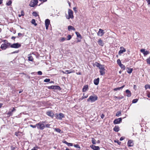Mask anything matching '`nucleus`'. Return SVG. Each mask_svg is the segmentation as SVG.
Segmentation results:
<instances>
[{
  "mask_svg": "<svg viewBox=\"0 0 150 150\" xmlns=\"http://www.w3.org/2000/svg\"><path fill=\"white\" fill-rule=\"evenodd\" d=\"M73 9L75 12H77V11L76 10V7H74L73 8Z\"/></svg>",
  "mask_w": 150,
  "mask_h": 150,
  "instance_id": "53",
  "label": "nucleus"
},
{
  "mask_svg": "<svg viewBox=\"0 0 150 150\" xmlns=\"http://www.w3.org/2000/svg\"><path fill=\"white\" fill-rule=\"evenodd\" d=\"M104 117V115L103 114H102L101 115V117L102 119H103Z\"/></svg>",
  "mask_w": 150,
  "mask_h": 150,
  "instance_id": "55",
  "label": "nucleus"
},
{
  "mask_svg": "<svg viewBox=\"0 0 150 150\" xmlns=\"http://www.w3.org/2000/svg\"><path fill=\"white\" fill-rule=\"evenodd\" d=\"M56 118L57 119H58L60 120L62 119V118L64 117V115L62 113H59V114L56 113L55 114Z\"/></svg>",
  "mask_w": 150,
  "mask_h": 150,
  "instance_id": "5",
  "label": "nucleus"
},
{
  "mask_svg": "<svg viewBox=\"0 0 150 150\" xmlns=\"http://www.w3.org/2000/svg\"><path fill=\"white\" fill-rule=\"evenodd\" d=\"M120 50L119 51L118 54L121 55L122 54L126 51V49L123 47H121L120 48Z\"/></svg>",
  "mask_w": 150,
  "mask_h": 150,
  "instance_id": "12",
  "label": "nucleus"
},
{
  "mask_svg": "<svg viewBox=\"0 0 150 150\" xmlns=\"http://www.w3.org/2000/svg\"><path fill=\"white\" fill-rule=\"evenodd\" d=\"M121 114V112L120 111H118L116 114V116H120Z\"/></svg>",
  "mask_w": 150,
  "mask_h": 150,
  "instance_id": "37",
  "label": "nucleus"
},
{
  "mask_svg": "<svg viewBox=\"0 0 150 150\" xmlns=\"http://www.w3.org/2000/svg\"><path fill=\"white\" fill-rule=\"evenodd\" d=\"M21 44L17 43H14L11 45L10 47L11 48H18L21 47Z\"/></svg>",
  "mask_w": 150,
  "mask_h": 150,
  "instance_id": "7",
  "label": "nucleus"
},
{
  "mask_svg": "<svg viewBox=\"0 0 150 150\" xmlns=\"http://www.w3.org/2000/svg\"><path fill=\"white\" fill-rule=\"evenodd\" d=\"M28 60L30 61H32L33 60V58L32 56H29L28 57Z\"/></svg>",
  "mask_w": 150,
  "mask_h": 150,
  "instance_id": "38",
  "label": "nucleus"
},
{
  "mask_svg": "<svg viewBox=\"0 0 150 150\" xmlns=\"http://www.w3.org/2000/svg\"><path fill=\"white\" fill-rule=\"evenodd\" d=\"M141 53L143 54L144 56H146V55L150 53V52L145 49H141Z\"/></svg>",
  "mask_w": 150,
  "mask_h": 150,
  "instance_id": "8",
  "label": "nucleus"
},
{
  "mask_svg": "<svg viewBox=\"0 0 150 150\" xmlns=\"http://www.w3.org/2000/svg\"><path fill=\"white\" fill-rule=\"evenodd\" d=\"M90 147L93 150H99L100 148L98 146H96L93 145L90 146Z\"/></svg>",
  "mask_w": 150,
  "mask_h": 150,
  "instance_id": "14",
  "label": "nucleus"
},
{
  "mask_svg": "<svg viewBox=\"0 0 150 150\" xmlns=\"http://www.w3.org/2000/svg\"><path fill=\"white\" fill-rule=\"evenodd\" d=\"M114 142H117V143H118V144H119V143H120V142H118V141H116V140H115V141H114Z\"/></svg>",
  "mask_w": 150,
  "mask_h": 150,
  "instance_id": "59",
  "label": "nucleus"
},
{
  "mask_svg": "<svg viewBox=\"0 0 150 150\" xmlns=\"http://www.w3.org/2000/svg\"><path fill=\"white\" fill-rule=\"evenodd\" d=\"M127 144L130 147L133 146L134 143L131 140H129L128 141Z\"/></svg>",
  "mask_w": 150,
  "mask_h": 150,
  "instance_id": "19",
  "label": "nucleus"
},
{
  "mask_svg": "<svg viewBox=\"0 0 150 150\" xmlns=\"http://www.w3.org/2000/svg\"><path fill=\"white\" fill-rule=\"evenodd\" d=\"M75 147L78 149H80V146L78 144H75L74 145Z\"/></svg>",
  "mask_w": 150,
  "mask_h": 150,
  "instance_id": "41",
  "label": "nucleus"
},
{
  "mask_svg": "<svg viewBox=\"0 0 150 150\" xmlns=\"http://www.w3.org/2000/svg\"><path fill=\"white\" fill-rule=\"evenodd\" d=\"M138 100L137 99H134L132 100V102L133 103H135L137 102V101H138Z\"/></svg>",
  "mask_w": 150,
  "mask_h": 150,
  "instance_id": "43",
  "label": "nucleus"
},
{
  "mask_svg": "<svg viewBox=\"0 0 150 150\" xmlns=\"http://www.w3.org/2000/svg\"><path fill=\"white\" fill-rule=\"evenodd\" d=\"M97 96L95 95H93L90 96L89 98L87 99V101L88 102L91 101V102H93L97 100Z\"/></svg>",
  "mask_w": 150,
  "mask_h": 150,
  "instance_id": "2",
  "label": "nucleus"
},
{
  "mask_svg": "<svg viewBox=\"0 0 150 150\" xmlns=\"http://www.w3.org/2000/svg\"><path fill=\"white\" fill-rule=\"evenodd\" d=\"M45 23L46 30L48 29V27L50 24V20L48 19H47L45 20Z\"/></svg>",
  "mask_w": 150,
  "mask_h": 150,
  "instance_id": "9",
  "label": "nucleus"
},
{
  "mask_svg": "<svg viewBox=\"0 0 150 150\" xmlns=\"http://www.w3.org/2000/svg\"><path fill=\"white\" fill-rule=\"evenodd\" d=\"M3 0H0V5L2 3Z\"/></svg>",
  "mask_w": 150,
  "mask_h": 150,
  "instance_id": "63",
  "label": "nucleus"
},
{
  "mask_svg": "<svg viewBox=\"0 0 150 150\" xmlns=\"http://www.w3.org/2000/svg\"><path fill=\"white\" fill-rule=\"evenodd\" d=\"M120 67L123 70H125V66L123 65L122 64H121L120 65H119Z\"/></svg>",
  "mask_w": 150,
  "mask_h": 150,
  "instance_id": "34",
  "label": "nucleus"
},
{
  "mask_svg": "<svg viewBox=\"0 0 150 150\" xmlns=\"http://www.w3.org/2000/svg\"><path fill=\"white\" fill-rule=\"evenodd\" d=\"M38 74L39 75H41L42 74V72L41 71H39L38 72Z\"/></svg>",
  "mask_w": 150,
  "mask_h": 150,
  "instance_id": "51",
  "label": "nucleus"
},
{
  "mask_svg": "<svg viewBox=\"0 0 150 150\" xmlns=\"http://www.w3.org/2000/svg\"><path fill=\"white\" fill-rule=\"evenodd\" d=\"M16 110L15 109V108H13L12 110H11V111H9L7 113V114L8 115H9V116H11L13 114V112L16 111Z\"/></svg>",
  "mask_w": 150,
  "mask_h": 150,
  "instance_id": "16",
  "label": "nucleus"
},
{
  "mask_svg": "<svg viewBox=\"0 0 150 150\" xmlns=\"http://www.w3.org/2000/svg\"><path fill=\"white\" fill-rule=\"evenodd\" d=\"M116 132H118L119 130V127L117 126H115L113 129Z\"/></svg>",
  "mask_w": 150,
  "mask_h": 150,
  "instance_id": "26",
  "label": "nucleus"
},
{
  "mask_svg": "<svg viewBox=\"0 0 150 150\" xmlns=\"http://www.w3.org/2000/svg\"><path fill=\"white\" fill-rule=\"evenodd\" d=\"M37 128L38 129L42 130L45 127L43 122H40L37 124Z\"/></svg>",
  "mask_w": 150,
  "mask_h": 150,
  "instance_id": "3",
  "label": "nucleus"
},
{
  "mask_svg": "<svg viewBox=\"0 0 150 150\" xmlns=\"http://www.w3.org/2000/svg\"><path fill=\"white\" fill-rule=\"evenodd\" d=\"M55 130L56 132L59 133H60L61 131V130L59 128H55Z\"/></svg>",
  "mask_w": 150,
  "mask_h": 150,
  "instance_id": "44",
  "label": "nucleus"
},
{
  "mask_svg": "<svg viewBox=\"0 0 150 150\" xmlns=\"http://www.w3.org/2000/svg\"><path fill=\"white\" fill-rule=\"evenodd\" d=\"M68 29L69 31H70L72 30L74 31L75 30V28L73 26L70 25L68 26Z\"/></svg>",
  "mask_w": 150,
  "mask_h": 150,
  "instance_id": "22",
  "label": "nucleus"
},
{
  "mask_svg": "<svg viewBox=\"0 0 150 150\" xmlns=\"http://www.w3.org/2000/svg\"><path fill=\"white\" fill-rule=\"evenodd\" d=\"M99 45L101 46H103L104 45V43L103 41L100 39H99L97 41Z\"/></svg>",
  "mask_w": 150,
  "mask_h": 150,
  "instance_id": "18",
  "label": "nucleus"
},
{
  "mask_svg": "<svg viewBox=\"0 0 150 150\" xmlns=\"http://www.w3.org/2000/svg\"><path fill=\"white\" fill-rule=\"evenodd\" d=\"M146 62L147 64H150V56L147 59Z\"/></svg>",
  "mask_w": 150,
  "mask_h": 150,
  "instance_id": "36",
  "label": "nucleus"
},
{
  "mask_svg": "<svg viewBox=\"0 0 150 150\" xmlns=\"http://www.w3.org/2000/svg\"><path fill=\"white\" fill-rule=\"evenodd\" d=\"M12 3V1H9L6 3V5L8 6H9Z\"/></svg>",
  "mask_w": 150,
  "mask_h": 150,
  "instance_id": "39",
  "label": "nucleus"
},
{
  "mask_svg": "<svg viewBox=\"0 0 150 150\" xmlns=\"http://www.w3.org/2000/svg\"><path fill=\"white\" fill-rule=\"evenodd\" d=\"M92 142L93 144H95L96 143V140L93 138H92Z\"/></svg>",
  "mask_w": 150,
  "mask_h": 150,
  "instance_id": "35",
  "label": "nucleus"
},
{
  "mask_svg": "<svg viewBox=\"0 0 150 150\" xmlns=\"http://www.w3.org/2000/svg\"><path fill=\"white\" fill-rule=\"evenodd\" d=\"M50 124H47L45 126H46V127H50Z\"/></svg>",
  "mask_w": 150,
  "mask_h": 150,
  "instance_id": "56",
  "label": "nucleus"
},
{
  "mask_svg": "<svg viewBox=\"0 0 150 150\" xmlns=\"http://www.w3.org/2000/svg\"><path fill=\"white\" fill-rule=\"evenodd\" d=\"M3 105V103H0V108Z\"/></svg>",
  "mask_w": 150,
  "mask_h": 150,
  "instance_id": "61",
  "label": "nucleus"
},
{
  "mask_svg": "<svg viewBox=\"0 0 150 150\" xmlns=\"http://www.w3.org/2000/svg\"><path fill=\"white\" fill-rule=\"evenodd\" d=\"M124 138H125L124 137H122L120 138V140L121 141H122L124 139Z\"/></svg>",
  "mask_w": 150,
  "mask_h": 150,
  "instance_id": "54",
  "label": "nucleus"
},
{
  "mask_svg": "<svg viewBox=\"0 0 150 150\" xmlns=\"http://www.w3.org/2000/svg\"><path fill=\"white\" fill-rule=\"evenodd\" d=\"M124 86L125 85H123L121 87L115 88L113 89V90L114 91H117L118 90H120V89H122L124 87Z\"/></svg>",
  "mask_w": 150,
  "mask_h": 150,
  "instance_id": "24",
  "label": "nucleus"
},
{
  "mask_svg": "<svg viewBox=\"0 0 150 150\" xmlns=\"http://www.w3.org/2000/svg\"><path fill=\"white\" fill-rule=\"evenodd\" d=\"M38 147H35L32 149L31 150H38Z\"/></svg>",
  "mask_w": 150,
  "mask_h": 150,
  "instance_id": "50",
  "label": "nucleus"
},
{
  "mask_svg": "<svg viewBox=\"0 0 150 150\" xmlns=\"http://www.w3.org/2000/svg\"><path fill=\"white\" fill-rule=\"evenodd\" d=\"M66 74H69L71 73H72L74 72V70H71V71H69L68 70H66L65 71Z\"/></svg>",
  "mask_w": 150,
  "mask_h": 150,
  "instance_id": "29",
  "label": "nucleus"
},
{
  "mask_svg": "<svg viewBox=\"0 0 150 150\" xmlns=\"http://www.w3.org/2000/svg\"><path fill=\"white\" fill-rule=\"evenodd\" d=\"M148 4H150V0H146Z\"/></svg>",
  "mask_w": 150,
  "mask_h": 150,
  "instance_id": "57",
  "label": "nucleus"
},
{
  "mask_svg": "<svg viewBox=\"0 0 150 150\" xmlns=\"http://www.w3.org/2000/svg\"><path fill=\"white\" fill-rule=\"evenodd\" d=\"M68 16H66V18L68 19L70 18L73 19L74 18L73 13V11L70 9H69L68 10Z\"/></svg>",
  "mask_w": 150,
  "mask_h": 150,
  "instance_id": "4",
  "label": "nucleus"
},
{
  "mask_svg": "<svg viewBox=\"0 0 150 150\" xmlns=\"http://www.w3.org/2000/svg\"><path fill=\"white\" fill-rule=\"evenodd\" d=\"M31 23L32 24H34L35 26L37 25V24L35 22V19H32L31 21Z\"/></svg>",
  "mask_w": 150,
  "mask_h": 150,
  "instance_id": "30",
  "label": "nucleus"
},
{
  "mask_svg": "<svg viewBox=\"0 0 150 150\" xmlns=\"http://www.w3.org/2000/svg\"><path fill=\"white\" fill-rule=\"evenodd\" d=\"M123 98L124 97L122 96H121L119 97L115 96L114 97V98L115 100L116 99H123Z\"/></svg>",
  "mask_w": 150,
  "mask_h": 150,
  "instance_id": "25",
  "label": "nucleus"
},
{
  "mask_svg": "<svg viewBox=\"0 0 150 150\" xmlns=\"http://www.w3.org/2000/svg\"><path fill=\"white\" fill-rule=\"evenodd\" d=\"M88 89V85H86L84 86L82 89L83 92H86Z\"/></svg>",
  "mask_w": 150,
  "mask_h": 150,
  "instance_id": "20",
  "label": "nucleus"
},
{
  "mask_svg": "<svg viewBox=\"0 0 150 150\" xmlns=\"http://www.w3.org/2000/svg\"><path fill=\"white\" fill-rule=\"evenodd\" d=\"M8 47L7 45L5 43L1 45V48L2 50H5Z\"/></svg>",
  "mask_w": 150,
  "mask_h": 150,
  "instance_id": "17",
  "label": "nucleus"
},
{
  "mask_svg": "<svg viewBox=\"0 0 150 150\" xmlns=\"http://www.w3.org/2000/svg\"><path fill=\"white\" fill-rule=\"evenodd\" d=\"M40 1L42 2V3L46 2L47 0H39Z\"/></svg>",
  "mask_w": 150,
  "mask_h": 150,
  "instance_id": "52",
  "label": "nucleus"
},
{
  "mask_svg": "<svg viewBox=\"0 0 150 150\" xmlns=\"http://www.w3.org/2000/svg\"><path fill=\"white\" fill-rule=\"evenodd\" d=\"M33 16L36 17L38 16V14L36 12H33Z\"/></svg>",
  "mask_w": 150,
  "mask_h": 150,
  "instance_id": "47",
  "label": "nucleus"
},
{
  "mask_svg": "<svg viewBox=\"0 0 150 150\" xmlns=\"http://www.w3.org/2000/svg\"><path fill=\"white\" fill-rule=\"evenodd\" d=\"M125 92L127 94V97H129L131 96V92L129 90H126Z\"/></svg>",
  "mask_w": 150,
  "mask_h": 150,
  "instance_id": "23",
  "label": "nucleus"
},
{
  "mask_svg": "<svg viewBox=\"0 0 150 150\" xmlns=\"http://www.w3.org/2000/svg\"><path fill=\"white\" fill-rule=\"evenodd\" d=\"M132 71V69L130 68H127V71L129 74L131 73Z\"/></svg>",
  "mask_w": 150,
  "mask_h": 150,
  "instance_id": "28",
  "label": "nucleus"
},
{
  "mask_svg": "<svg viewBox=\"0 0 150 150\" xmlns=\"http://www.w3.org/2000/svg\"><path fill=\"white\" fill-rule=\"evenodd\" d=\"M71 35H68V36H67V40H70L71 39Z\"/></svg>",
  "mask_w": 150,
  "mask_h": 150,
  "instance_id": "48",
  "label": "nucleus"
},
{
  "mask_svg": "<svg viewBox=\"0 0 150 150\" xmlns=\"http://www.w3.org/2000/svg\"><path fill=\"white\" fill-rule=\"evenodd\" d=\"M66 38L64 37H62L60 38L59 41L60 42H63L66 40Z\"/></svg>",
  "mask_w": 150,
  "mask_h": 150,
  "instance_id": "32",
  "label": "nucleus"
},
{
  "mask_svg": "<svg viewBox=\"0 0 150 150\" xmlns=\"http://www.w3.org/2000/svg\"><path fill=\"white\" fill-rule=\"evenodd\" d=\"M15 135L17 136H18V133L17 132H15Z\"/></svg>",
  "mask_w": 150,
  "mask_h": 150,
  "instance_id": "60",
  "label": "nucleus"
},
{
  "mask_svg": "<svg viewBox=\"0 0 150 150\" xmlns=\"http://www.w3.org/2000/svg\"><path fill=\"white\" fill-rule=\"evenodd\" d=\"M104 34V32L103 30L101 29H99V30L97 33V35L98 36H102Z\"/></svg>",
  "mask_w": 150,
  "mask_h": 150,
  "instance_id": "10",
  "label": "nucleus"
},
{
  "mask_svg": "<svg viewBox=\"0 0 150 150\" xmlns=\"http://www.w3.org/2000/svg\"><path fill=\"white\" fill-rule=\"evenodd\" d=\"M147 96L149 98H150V93H148L147 95Z\"/></svg>",
  "mask_w": 150,
  "mask_h": 150,
  "instance_id": "58",
  "label": "nucleus"
},
{
  "mask_svg": "<svg viewBox=\"0 0 150 150\" xmlns=\"http://www.w3.org/2000/svg\"><path fill=\"white\" fill-rule=\"evenodd\" d=\"M99 81V79L98 78L97 79H95L94 81V83L96 85H97L98 84Z\"/></svg>",
  "mask_w": 150,
  "mask_h": 150,
  "instance_id": "21",
  "label": "nucleus"
},
{
  "mask_svg": "<svg viewBox=\"0 0 150 150\" xmlns=\"http://www.w3.org/2000/svg\"><path fill=\"white\" fill-rule=\"evenodd\" d=\"M145 87L146 89L147 88L150 89V85H146L145 86Z\"/></svg>",
  "mask_w": 150,
  "mask_h": 150,
  "instance_id": "42",
  "label": "nucleus"
},
{
  "mask_svg": "<svg viewBox=\"0 0 150 150\" xmlns=\"http://www.w3.org/2000/svg\"><path fill=\"white\" fill-rule=\"evenodd\" d=\"M38 2V0H32L29 4V6L32 7H34L36 5Z\"/></svg>",
  "mask_w": 150,
  "mask_h": 150,
  "instance_id": "6",
  "label": "nucleus"
},
{
  "mask_svg": "<svg viewBox=\"0 0 150 150\" xmlns=\"http://www.w3.org/2000/svg\"><path fill=\"white\" fill-rule=\"evenodd\" d=\"M88 97V95H86L85 96L84 95V94H83V96L80 99L81 100H82L83 99L86 98Z\"/></svg>",
  "mask_w": 150,
  "mask_h": 150,
  "instance_id": "31",
  "label": "nucleus"
},
{
  "mask_svg": "<svg viewBox=\"0 0 150 150\" xmlns=\"http://www.w3.org/2000/svg\"><path fill=\"white\" fill-rule=\"evenodd\" d=\"M24 13L23 11H22L21 12V14L18 15L19 17H20L21 16H24Z\"/></svg>",
  "mask_w": 150,
  "mask_h": 150,
  "instance_id": "33",
  "label": "nucleus"
},
{
  "mask_svg": "<svg viewBox=\"0 0 150 150\" xmlns=\"http://www.w3.org/2000/svg\"><path fill=\"white\" fill-rule=\"evenodd\" d=\"M122 120L121 118L116 119L114 120L113 123L114 124H119L122 121Z\"/></svg>",
  "mask_w": 150,
  "mask_h": 150,
  "instance_id": "11",
  "label": "nucleus"
},
{
  "mask_svg": "<svg viewBox=\"0 0 150 150\" xmlns=\"http://www.w3.org/2000/svg\"><path fill=\"white\" fill-rule=\"evenodd\" d=\"M75 33H76V35L77 37L81 39L82 38V37H81V35L79 32H76Z\"/></svg>",
  "mask_w": 150,
  "mask_h": 150,
  "instance_id": "27",
  "label": "nucleus"
},
{
  "mask_svg": "<svg viewBox=\"0 0 150 150\" xmlns=\"http://www.w3.org/2000/svg\"><path fill=\"white\" fill-rule=\"evenodd\" d=\"M95 65L98 67L99 68L100 70V75H103L105 74V69L104 65H101L98 62H96L95 64Z\"/></svg>",
  "mask_w": 150,
  "mask_h": 150,
  "instance_id": "1",
  "label": "nucleus"
},
{
  "mask_svg": "<svg viewBox=\"0 0 150 150\" xmlns=\"http://www.w3.org/2000/svg\"><path fill=\"white\" fill-rule=\"evenodd\" d=\"M48 88L49 89H59L60 88V87L57 86H48Z\"/></svg>",
  "mask_w": 150,
  "mask_h": 150,
  "instance_id": "13",
  "label": "nucleus"
},
{
  "mask_svg": "<svg viewBox=\"0 0 150 150\" xmlns=\"http://www.w3.org/2000/svg\"><path fill=\"white\" fill-rule=\"evenodd\" d=\"M50 79H46L44 80V81L45 82H49L50 81Z\"/></svg>",
  "mask_w": 150,
  "mask_h": 150,
  "instance_id": "45",
  "label": "nucleus"
},
{
  "mask_svg": "<svg viewBox=\"0 0 150 150\" xmlns=\"http://www.w3.org/2000/svg\"><path fill=\"white\" fill-rule=\"evenodd\" d=\"M64 143H65V144H66L67 145V143H68V142H67L66 141H65L64 142Z\"/></svg>",
  "mask_w": 150,
  "mask_h": 150,
  "instance_id": "64",
  "label": "nucleus"
},
{
  "mask_svg": "<svg viewBox=\"0 0 150 150\" xmlns=\"http://www.w3.org/2000/svg\"><path fill=\"white\" fill-rule=\"evenodd\" d=\"M47 114L52 118L53 117L54 114L52 111H48L46 112Z\"/></svg>",
  "mask_w": 150,
  "mask_h": 150,
  "instance_id": "15",
  "label": "nucleus"
},
{
  "mask_svg": "<svg viewBox=\"0 0 150 150\" xmlns=\"http://www.w3.org/2000/svg\"><path fill=\"white\" fill-rule=\"evenodd\" d=\"M18 36H21L22 35V34L21 33H18Z\"/></svg>",
  "mask_w": 150,
  "mask_h": 150,
  "instance_id": "62",
  "label": "nucleus"
},
{
  "mask_svg": "<svg viewBox=\"0 0 150 150\" xmlns=\"http://www.w3.org/2000/svg\"><path fill=\"white\" fill-rule=\"evenodd\" d=\"M67 145H68L69 146H72L73 145V144L68 143L67 144Z\"/></svg>",
  "mask_w": 150,
  "mask_h": 150,
  "instance_id": "49",
  "label": "nucleus"
},
{
  "mask_svg": "<svg viewBox=\"0 0 150 150\" xmlns=\"http://www.w3.org/2000/svg\"><path fill=\"white\" fill-rule=\"evenodd\" d=\"M117 63L119 66L122 64L121 61L120 59H118L117 60Z\"/></svg>",
  "mask_w": 150,
  "mask_h": 150,
  "instance_id": "40",
  "label": "nucleus"
},
{
  "mask_svg": "<svg viewBox=\"0 0 150 150\" xmlns=\"http://www.w3.org/2000/svg\"><path fill=\"white\" fill-rule=\"evenodd\" d=\"M30 126L33 128H35V127H37V124H36L35 125H30Z\"/></svg>",
  "mask_w": 150,
  "mask_h": 150,
  "instance_id": "46",
  "label": "nucleus"
}]
</instances>
